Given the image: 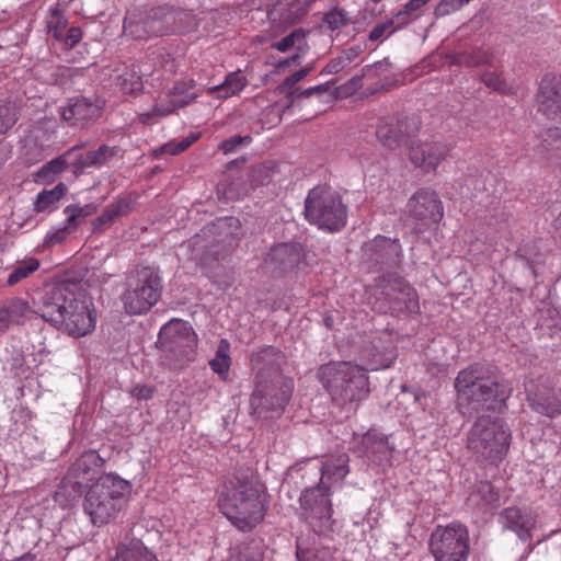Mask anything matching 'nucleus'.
<instances>
[{
  "label": "nucleus",
  "mask_w": 561,
  "mask_h": 561,
  "mask_svg": "<svg viewBox=\"0 0 561 561\" xmlns=\"http://www.w3.org/2000/svg\"><path fill=\"white\" fill-rule=\"evenodd\" d=\"M455 389L460 411L470 415L501 411L511 392L490 366L480 363L458 373Z\"/></svg>",
  "instance_id": "obj_1"
},
{
  "label": "nucleus",
  "mask_w": 561,
  "mask_h": 561,
  "mask_svg": "<svg viewBox=\"0 0 561 561\" xmlns=\"http://www.w3.org/2000/svg\"><path fill=\"white\" fill-rule=\"evenodd\" d=\"M218 505L239 530L250 531L263 520L262 491L251 469L237 470L224 484Z\"/></svg>",
  "instance_id": "obj_2"
},
{
  "label": "nucleus",
  "mask_w": 561,
  "mask_h": 561,
  "mask_svg": "<svg viewBox=\"0 0 561 561\" xmlns=\"http://www.w3.org/2000/svg\"><path fill=\"white\" fill-rule=\"evenodd\" d=\"M317 377L333 405L341 409L345 417L354 414L370 392L366 369L348 362L323 364L319 367Z\"/></svg>",
  "instance_id": "obj_3"
},
{
  "label": "nucleus",
  "mask_w": 561,
  "mask_h": 561,
  "mask_svg": "<svg viewBox=\"0 0 561 561\" xmlns=\"http://www.w3.org/2000/svg\"><path fill=\"white\" fill-rule=\"evenodd\" d=\"M512 433L503 419L481 415L467 435V448L477 462L497 465L507 454Z\"/></svg>",
  "instance_id": "obj_4"
},
{
  "label": "nucleus",
  "mask_w": 561,
  "mask_h": 561,
  "mask_svg": "<svg viewBox=\"0 0 561 561\" xmlns=\"http://www.w3.org/2000/svg\"><path fill=\"white\" fill-rule=\"evenodd\" d=\"M129 482L118 476H101L85 493L83 511L94 526L110 523L119 512L124 495L129 491Z\"/></svg>",
  "instance_id": "obj_5"
},
{
  "label": "nucleus",
  "mask_w": 561,
  "mask_h": 561,
  "mask_svg": "<svg viewBox=\"0 0 561 561\" xmlns=\"http://www.w3.org/2000/svg\"><path fill=\"white\" fill-rule=\"evenodd\" d=\"M304 214L308 222L329 232L340 231L347 221V207L341 195L325 185L308 192Z\"/></svg>",
  "instance_id": "obj_6"
},
{
  "label": "nucleus",
  "mask_w": 561,
  "mask_h": 561,
  "mask_svg": "<svg viewBox=\"0 0 561 561\" xmlns=\"http://www.w3.org/2000/svg\"><path fill=\"white\" fill-rule=\"evenodd\" d=\"M241 224L236 217L218 218L206 225L188 241V245L201 260H219L240 239Z\"/></svg>",
  "instance_id": "obj_7"
},
{
  "label": "nucleus",
  "mask_w": 561,
  "mask_h": 561,
  "mask_svg": "<svg viewBox=\"0 0 561 561\" xmlns=\"http://www.w3.org/2000/svg\"><path fill=\"white\" fill-rule=\"evenodd\" d=\"M162 280L159 271L152 266L137 267L129 278L128 288L122 296L124 308L129 314L149 311L160 299Z\"/></svg>",
  "instance_id": "obj_8"
},
{
  "label": "nucleus",
  "mask_w": 561,
  "mask_h": 561,
  "mask_svg": "<svg viewBox=\"0 0 561 561\" xmlns=\"http://www.w3.org/2000/svg\"><path fill=\"white\" fill-rule=\"evenodd\" d=\"M293 390V380L285 376L254 380V390L249 402L250 413L259 419L280 415L291 398Z\"/></svg>",
  "instance_id": "obj_9"
},
{
  "label": "nucleus",
  "mask_w": 561,
  "mask_h": 561,
  "mask_svg": "<svg viewBox=\"0 0 561 561\" xmlns=\"http://www.w3.org/2000/svg\"><path fill=\"white\" fill-rule=\"evenodd\" d=\"M430 549L435 561H467L469 554L468 529L450 524L432 533Z\"/></svg>",
  "instance_id": "obj_10"
},
{
  "label": "nucleus",
  "mask_w": 561,
  "mask_h": 561,
  "mask_svg": "<svg viewBox=\"0 0 561 561\" xmlns=\"http://www.w3.org/2000/svg\"><path fill=\"white\" fill-rule=\"evenodd\" d=\"M330 495L329 486L318 484L305 489L299 497L301 516L317 534L331 529L333 520Z\"/></svg>",
  "instance_id": "obj_11"
},
{
  "label": "nucleus",
  "mask_w": 561,
  "mask_h": 561,
  "mask_svg": "<svg viewBox=\"0 0 561 561\" xmlns=\"http://www.w3.org/2000/svg\"><path fill=\"white\" fill-rule=\"evenodd\" d=\"M146 16L152 36L186 33L197 25L195 15L191 11L170 5L152 8L146 13Z\"/></svg>",
  "instance_id": "obj_12"
},
{
  "label": "nucleus",
  "mask_w": 561,
  "mask_h": 561,
  "mask_svg": "<svg viewBox=\"0 0 561 561\" xmlns=\"http://www.w3.org/2000/svg\"><path fill=\"white\" fill-rule=\"evenodd\" d=\"M158 343L165 352L181 359L192 360L197 347V336L187 322L172 319L161 328Z\"/></svg>",
  "instance_id": "obj_13"
},
{
  "label": "nucleus",
  "mask_w": 561,
  "mask_h": 561,
  "mask_svg": "<svg viewBox=\"0 0 561 561\" xmlns=\"http://www.w3.org/2000/svg\"><path fill=\"white\" fill-rule=\"evenodd\" d=\"M421 127L420 118L415 115L398 114L379 118L376 126V137L389 150H396L408 144Z\"/></svg>",
  "instance_id": "obj_14"
},
{
  "label": "nucleus",
  "mask_w": 561,
  "mask_h": 561,
  "mask_svg": "<svg viewBox=\"0 0 561 561\" xmlns=\"http://www.w3.org/2000/svg\"><path fill=\"white\" fill-rule=\"evenodd\" d=\"M75 293L66 285H51L46 287L37 298L33 299L34 314L57 329L62 324L65 313Z\"/></svg>",
  "instance_id": "obj_15"
},
{
  "label": "nucleus",
  "mask_w": 561,
  "mask_h": 561,
  "mask_svg": "<svg viewBox=\"0 0 561 561\" xmlns=\"http://www.w3.org/2000/svg\"><path fill=\"white\" fill-rule=\"evenodd\" d=\"M380 286L381 295L387 302V311L396 316L413 314L420 311L416 291L404 278L388 275Z\"/></svg>",
  "instance_id": "obj_16"
},
{
  "label": "nucleus",
  "mask_w": 561,
  "mask_h": 561,
  "mask_svg": "<svg viewBox=\"0 0 561 561\" xmlns=\"http://www.w3.org/2000/svg\"><path fill=\"white\" fill-rule=\"evenodd\" d=\"M104 106L105 100L98 95H78L68 99L60 107V115L68 126L85 128L101 118Z\"/></svg>",
  "instance_id": "obj_17"
},
{
  "label": "nucleus",
  "mask_w": 561,
  "mask_h": 561,
  "mask_svg": "<svg viewBox=\"0 0 561 561\" xmlns=\"http://www.w3.org/2000/svg\"><path fill=\"white\" fill-rule=\"evenodd\" d=\"M194 88V80L175 82L173 87L167 91L165 98L154 104L152 111L139 115L140 123L145 125L152 124L154 117H164L179 108L187 106L197 98Z\"/></svg>",
  "instance_id": "obj_18"
},
{
  "label": "nucleus",
  "mask_w": 561,
  "mask_h": 561,
  "mask_svg": "<svg viewBox=\"0 0 561 561\" xmlns=\"http://www.w3.org/2000/svg\"><path fill=\"white\" fill-rule=\"evenodd\" d=\"M84 299L77 298L73 295V301L68 305L62 314V324L57 327L61 331L72 337H81L90 334L95 329L96 312L90 308Z\"/></svg>",
  "instance_id": "obj_19"
},
{
  "label": "nucleus",
  "mask_w": 561,
  "mask_h": 561,
  "mask_svg": "<svg viewBox=\"0 0 561 561\" xmlns=\"http://www.w3.org/2000/svg\"><path fill=\"white\" fill-rule=\"evenodd\" d=\"M407 208L409 215L424 227L439 222L444 215L438 195L428 188L416 191L409 199Z\"/></svg>",
  "instance_id": "obj_20"
},
{
  "label": "nucleus",
  "mask_w": 561,
  "mask_h": 561,
  "mask_svg": "<svg viewBox=\"0 0 561 561\" xmlns=\"http://www.w3.org/2000/svg\"><path fill=\"white\" fill-rule=\"evenodd\" d=\"M104 465V459L95 451L83 453L68 469L64 482L73 484L77 492L81 493L84 483L92 480Z\"/></svg>",
  "instance_id": "obj_21"
},
{
  "label": "nucleus",
  "mask_w": 561,
  "mask_h": 561,
  "mask_svg": "<svg viewBox=\"0 0 561 561\" xmlns=\"http://www.w3.org/2000/svg\"><path fill=\"white\" fill-rule=\"evenodd\" d=\"M285 363L284 353L274 346H263L251 354V365L255 370V379H276L284 376L282 365Z\"/></svg>",
  "instance_id": "obj_22"
},
{
  "label": "nucleus",
  "mask_w": 561,
  "mask_h": 561,
  "mask_svg": "<svg viewBox=\"0 0 561 561\" xmlns=\"http://www.w3.org/2000/svg\"><path fill=\"white\" fill-rule=\"evenodd\" d=\"M538 111L550 119H561V80L543 78L537 94Z\"/></svg>",
  "instance_id": "obj_23"
},
{
  "label": "nucleus",
  "mask_w": 561,
  "mask_h": 561,
  "mask_svg": "<svg viewBox=\"0 0 561 561\" xmlns=\"http://www.w3.org/2000/svg\"><path fill=\"white\" fill-rule=\"evenodd\" d=\"M447 153V146L437 141L421 142L410 147L411 162L425 172L434 171Z\"/></svg>",
  "instance_id": "obj_24"
},
{
  "label": "nucleus",
  "mask_w": 561,
  "mask_h": 561,
  "mask_svg": "<svg viewBox=\"0 0 561 561\" xmlns=\"http://www.w3.org/2000/svg\"><path fill=\"white\" fill-rule=\"evenodd\" d=\"M500 522L504 528L511 529L526 541L531 537V530L536 526V519L527 508L506 507L500 514Z\"/></svg>",
  "instance_id": "obj_25"
},
{
  "label": "nucleus",
  "mask_w": 561,
  "mask_h": 561,
  "mask_svg": "<svg viewBox=\"0 0 561 561\" xmlns=\"http://www.w3.org/2000/svg\"><path fill=\"white\" fill-rule=\"evenodd\" d=\"M304 257L300 243H279L271 249L266 263L279 272H287L296 267Z\"/></svg>",
  "instance_id": "obj_26"
},
{
  "label": "nucleus",
  "mask_w": 561,
  "mask_h": 561,
  "mask_svg": "<svg viewBox=\"0 0 561 561\" xmlns=\"http://www.w3.org/2000/svg\"><path fill=\"white\" fill-rule=\"evenodd\" d=\"M530 408L547 417L554 419L561 415V397L549 387H537L527 398Z\"/></svg>",
  "instance_id": "obj_27"
},
{
  "label": "nucleus",
  "mask_w": 561,
  "mask_h": 561,
  "mask_svg": "<svg viewBox=\"0 0 561 561\" xmlns=\"http://www.w3.org/2000/svg\"><path fill=\"white\" fill-rule=\"evenodd\" d=\"M34 314V308L22 298L13 297L0 305V332L12 324H22Z\"/></svg>",
  "instance_id": "obj_28"
},
{
  "label": "nucleus",
  "mask_w": 561,
  "mask_h": 561,
  "mask_svg": "<svg viewBox=\"0 0 561 561\" xmlns=\"http://www.w3.org/2000/svg\"><path fill=\"white\" fill-rule=\"evenodd\" d=\"M465 185L468 191H471L470 196L473 198L480 195H485L486 198L499 197L504 187V183L491 172L468 175Z\"/></svg>",
  "instance_id": "obj_29"
},
{
  "label": "nucleus",
  "mask_w": 561,
  "mask_h": 561,
  "mask_svg": "<svg viewBox=\"0 0 561 561\" xmlns=\"http://www.w3.org/2000/svg\"><path fill=\"white\" fill-rule=\"evenodd\" d=\"M119 148L117 146L110 147L107 145L100 146L96 150L87 151L84 153L76 152L71 161V168L75 173H81L84 169L92 167H101L108 162L110 159L117 156Z\"/></svg>",
  "instance_id": "obj_30"
},
{
  "label": "nucleus",
  "mask_w": 561,
  "mask_h": 561,
  "mask_svg": "<svg viewBox=\"0 0 561 561\" xmlns=\"http://www.w3.org/2000/svg\"><path fill=\"white\" fill-rule=\"evenodd\" d=\"M316 0H278L279 20L285 25L299 23Z\"/></svg>",
  "instance_id": "obj_31"
},
{
  "label": "nucleus",
  "mask_w": 561,
  "mask_h": 561,
  "mask_svg": "<svg viewBox=\"0 0 561 561\" xmlns=\"http://www.w3.org/2000/svg\"><path fill=\"white\" fill-rule=\"evenodd\" d=\"M348 456L344 453L329 457L322 465L319 484L328 486L327 481H342L348 473Z\"/></svg>",
  "instance_id": "obj_32"
},
{
  "label": "nucleus",
  "mask_w": 561,
  "mask_h": 561,
  "mask_svg": "<svg viewBox=\"0 0 561 561\" xmlns=\"http://www.w3.org/2000/svg\"><path fill=\"white\" fill-rule=\"evenodd\" d=\"M112 561H159L141 540L130 539L118 545L116 556Z\"/></svg>",
  "instance_id": "obj_33"
},
{
  "label": "nucleus",
  "mask_w": 561,
  "mask_h": 561,
  "mask_svg": "<svg viewBox=\"0 0 561 561\" xmlns=\"http://www.w3.org/2000/svg\"><path fill=\"white\" fill-rule=\"evenodd\" d=\"M82 147L75 146L68 149L65 153L54 158L49 162L45 163L36 173L38 180L43 182H49L55 179L56 175L64 172L69 165L71 167V161L77 151H79Z\"/></svg>",
  "instance_id": "obj_34"
},
{
  "label": "nucleus",
  "mask_w": 561,
  "mask_h": 561,
  "mask_svg": "<svg viewBox=\"0 0 561 561\" xmlns=\"http://www.w3.org/2000/svg\"><path fill=\"white\" fill-rule=\"evenodd\" d=\"M450 64L462 67L493 66V54L479 47H472L456 53Z\"/></svg>",
  "instance_id": "obj_35"
},
{
  "label": "nucleus",
  "mask_w": 561,
  "mask_h": 561,
  "mask_svg": "<svg viewBox=\"0 0 561 561\" xmlns=\"http://www.w3.org/2000/svg\"><path fill=\"white\" fill-rule=\"evenodd\" d=\"M130 211V202L118 199L108 205L103 213L93 220L94 230H103L110 226L116 218L126 216Z\"/></svg>",
  "instance_id": "obj_36"
},
{
  "label": "nucleus",
  "mask_w": 561,
  "mask_h": 561,
  "mask_svg": "<svg viewBox=\"0 0 561 561\" xmlns=\"http://www.w3.org/2000/svg\"><path fill=\"white\" fill-rule=\"evenodd\" d=\"M373 248L377 253V261L387 263L396 261L401 256V245L397 239L391 240L389 238L378 236L375 238Z\"/></svg>",
  "instance_id": "obj_37"
},
{
  "label": "nucleus",
  "mask_w": 561,
  "mask_h": 561,
  "mask_svg": "<svg viewBox=\"0 0 561 561\" xmlns=\"http://www.w3.org/2000/svg\"><path fill=\"white\" fill-rule=\"evenodd\" d=\"M245 84L247 80L240 71L230 72L221 84L210 88L208 92L217 93L220 99H227L242 91Z\"/></svg>",
  "instance_id": "obj_38"
},
{
  "label": "nucleus",
  "mask_w": 561,
  "mask_h": 561,
  "mask_svg": "<svg viewBox=\"0 0 561 561\" xmlns=\"http://www.w3.org/2000/svg\"><path fill=\"white\" fill-rule=\"evenodd\" d=\"M230 344L226 339L220 340L215 357L209 360L210 368L226 380L231 365L229 356Z\"/></svg>",
  "instance_id": "obj_39"
},
{
  "label": "nucleus",
  "mask_w": 561,
  "mask_h": 561,
  "mask_svg": "<svg viewBox=\"0 0 561 561\" xmlns=\"http://www.w3.org/2000/svg\"><path fill=\"white\" fill-rule=\"evenodd\" d=\"M117 84L121 90L126 94L137 95L144 89V83L141 80V75L136 68L133 66L131 68H126L118 77Z\"/></svg>",
  "instance_id": "obj_40"
},
{
  "label": "nucleus",
  "mask_w": 561,
  "mask_h": 561,
  "mask_svg": "<svg viewBox=\"0 0 561 561\" xmlns=\"http://www.w3.org/2000/svg\"><path fill=\"white\" fill-rule=\"evenodd\" d=\"M297 561H333V556L328 548L323 547H304L301 539H297L296 547Z\"/></svg>",
  "instance_id": "obj_41"
},
{
  "label": "nucleus",
  "mask_w": 561,
  "mask_h": 561,
  "mask_svg": "<svg viewBox=\"0 0 561 561\" xmlns=\"http://www.w3.org/2000/svg\"><path fill=\"white\" fill-rule=\"evenodd\" d=\"M41 266V263L35 257H28L21 262H18L13 271L9 274L7 279L8 286H14L27 278L31 274L36 272Z\"/></svg>",
  "instance_id": "obj_42"
},
{
  "label": "nucleus",
  "mask_w": 561,
  "mask_h": 561,
  "mask_svg": "<svg viewBox=\"0 0 561 561\" xmlns=\"http://www.w3.org/2000/svg\"><path fill=\"white\" fill-rule=\"evenodd\" d=\"M123 28L124 34L134 39H147L152 37V34L149 32V22L146 14L138 19L126 18Z\"/></svg>",
  "instance_id": "obj_43"
},
{
  "label": "nucleus",
  "mask_w": 561,
  "mask_h": 561,
  "mask_svg": "<svg viewBox=\"0 0 561 561\" xmlns=\"http://www.w3.org/2000/svg\"><path fill=\"white\" fill-rule=\"evenodd\" d=\"M469 500L474 502L480 500L485 505H495L500 501V494L491 482L480 481L474 484Z\"/></svg>",
  "instance_id": "obj_44"
},
{
  "label": "nucleus",
  "mask_w": 561,
  "mask_h": 561,
  "mask_svg": "<svg viewBox=\"0 0 561 561\" xmlns=\"http://www.w3.org/2000/svg\"><path fill=\"white\" fill-rule=\"evenodd\" d=\"M67 192V186L64 183H58L51 190L42 191L36 198L34 204V208L36 211L41 213L48 209L51 205L57 203Z\"/></svg>",
  "instance_id": "obj_45"
},
{
  "label": "nucleus",
  "mask_w": 561,
  "mask_h": 561,
  "mask_svg": "<svg viewBox=\"0 0 561 561\" xmlns=\"http://www.w3.org/2000/svg\"><path fill=\"white\" fill-rule=\"evenodd\" d=\"M20 117V110L15 102L0 101V136L10 130Z\"/></svg>",
  "instance_id": "obj_46"
},
{
  "label": "nucleus",
  "mask_w": 561,
  "mask_h": 561,
  "mask_svg": "<svg viewBox=\"0 0 561 561\" xmlns=\"http://www.w3.org/2000/svg\"><path fill=\"white\" fill-rule=\"evenodd\" d=\"M542 148L547 151H556V156L561 158V128H548L542 141ZM554 227L561 231V214L554 220Z\"/></svg>",
  "instance_id": "obj_47"
},
{
  "label": "nucleus",
  "mask_w": 561,
  "mask_h": 561,
  "mask_svg": "<svg viewBox=\"0 0 561 561\" xmlns=\"http://www.w3.org/2000/svg\"><path fill=\"white\" fill-rule=\"evenodd\" d=\"M431 0H410L396 14L397 28H402L417 16V11L426 5Z\"/></svg>",
  "instance_id": "obj_48"
},
{
  "label": "nucleus",
  "mask_w": 561,
  "mask_h": 561,
  "mask_svg": "<svg viewBox=\"0 0 561 561\" xmlns=\"http://www.w3.org/2000/svg\"><path fill=\"white\" fill-rule=\"evenodd\" d=\"M98 210V206L93 203L87 204L84 206L79 205H69L65 208V213L68 215L66 222L73 228L78 225L79 218H85L95 214Z\"/></svg>",
  "instance_id": "obj_49"
},
{
  "label": "nucleus",
  "mask_w": 561,
  "mask_h": 561,
  "mask_svg": "<svg viewBox=\"0 0 561 561\" xmlns=\"http://www.w3.org/2000/svg\"><path fill=\"white\" fill-rule=\"evenodd\" d=\"M363 445L370 453H385L389 449L388 437L375 431H369L364 435Z\"/></svg>",
  "instance_id": "obj_50"
},
{
  "label": "nucleus",
  "mask_w": 561,
  "mask_h": 561,
  "mask_svg": "<svg viewBox=\"0 0 561 561\" xmlns=\"http://www.w3.org/2000/svg\"><path fill=\"white\" fill-rule=\"evenodd\" d=\"M307 33L308 32L305 31L304 28H296L290 34H288L287 36L282 38L280 41L274 42L271 45V48L282 51V53L287 51L290 48H293L296 44L302 45L304 42H307L306 41Z\"/></svg>",
  "instance_id": "obj_51"
},
{
  "label": "nucleus",
  "mask_w": 561,
  "mask_h": 561,
  "mask_svg": "<svg viewBox=\"0 0 561 561\" xmlns=\"http://www.w3.org/2000/svg\"><path fill=\"white\" fill-rule=\"evenodd\" d=\"M322 22L332 31L339 30L347 24L348 18L344 10L335 8L325 13Z\"/></svg>",
  "instance_id": "obj_52"
},
{
  "label": "nucleus",
  "mask_w": 561,
  "mask_h": 561,
  "mask_svg": "<svg viewBox=\"0 0 561 561\" xmlns=\"http://www.w3.org/2000/svg\"><path fill=\"white\" fill-rule=\"evenodd\" d=\"M314 69V65H309L300 70L294 72L293 75L288 76L279 85L278 90L282 93H286L290 90H293L294 85L301 81L305 77H307L312 70Z\"/></svg>",
  "instance_id": "obj_53"
},
{
  "label": "nucleus",
  "mask_w": 561,
  "mask_h": 561,
  "mask_svg": "<svg viewBox=\"0 0 561 561\" xmlns=\"http://www.w3.org/2000/svg\"><path fill=\"white\" fill-rule=\"evenodd\" d=\"M334 83V80H331L325 83L318 84L316 87H310L308 89L296 88L288 92H286L287 98H310L313 94H321L328 92L330 90V85Z\"/></svg>",
  "instance_id": "obj_54"
},
{
  "label": "nucleus",
  "mask_w": 561,
  "mask_h": 561,
  "mask_svg": "<svg viewBox=\"0 0 561 561\" xmlns=\"http://www.w3.org/2000/svg\"><path fill=\"white\" fill-rule=\"evenodd\" d=\"M387 65H388L387 59H385V60H381V61H376L373 65L365 66L363 68L362 75L354 76L353 78H351L348 80V82L346 83V85L351 90H357V89L362 88V80H363L364 77L369 76L371 71L377 70V69H381L383 66H387Z\"/></svg>",
  "instance_id": "obj_55"
},
{
  "label": "nucleus",
  "mask_w": 561,
  "mask_h": 561,
  "mask_svg": "<svg viewBox=\"0 0 561 561\" xmlns=\"http://www.w3.org/2000/svg\"><path fill=\"white\" fill-rule=\"evenodd\" d=\"M469 3L468 0H442L435 8L436 16H446Z\"/></svg>",
  "instance_id": "obj_56"
},
{
  "label": "nucleus",
  "mask_w": 561,
  "mask_h": 561,
  "mask_svg": "<svg viewBox=\"0 0 561 561\" xmlns=\"http://www.w3.org/2000/svg\"><path fill=\"white\" fill-rule=\"evenodd\" d=\"M252 138L250 136H239L234 135L230 138L225 139L220 142L219 149L224 151V153L228 154L233 152L239 146L250 144Z\"/></svg>",
  "instance_id": "obj_57"
},
{
  "label": "nucleus",
  "mask_w": 561,
  "mask_h": 561,
  "mask_svg": "<svg viewBox=\"0 0 561 561\" xmlns=\"http://www.w3.org/2000/svg\"><path fill=\"white\" fill-rule=\"evenodd\" d=\"M197 139L196 136L192 135L190 138L183 139L179 142H169L161 147V151L176 156L183 151H185L195 140Z\"/></svg>",
  "instance_id": "obj_58"
},
{
  "label": "nucleus",
  "mask_w": 561,
  "mask_h": 561,
  "mask_svg": "<svg viewBox=\"0 0 561 561\" xmlns=\"http://www.w3.org/2000/svg\"><path fill=\"white\" fill-rule=\"evenodd\" d=\"M481 81L494 91L504 92L507 89V83L494 72H484L481 76Z\"/></svg>",
  "instance_id": "obj_59"
},
{
  "label": "nucleus",
  "mask_w": 561,
  "mask_h": 561,
  "mask_svg": "<svg viewBox=\"0 0 561 561\" xmlns=\"http://www.w3.org/2000/svg\"><path fill=\"white\" fill-rule=\"evenodd\" d=\"M394 24H397L396 18L376 25L369 33V41H378L386 32L391 34L394 30H398L397 25L394 26Z\"/></svg>",
  "instance_id": "obj_60"
},
{
  "label": "nucleus",
  "mask_w": 561,
  "mask_h": 561,
  "mask_svg": "<svg viewBox=\"0 0 561 561\" xmlns=\"http://www.w3.org/2000/svg\"><path fill=\"white\" fill-rule=\"evenodd\" d=\"M66 20L62 19L57 12L53 14L51 21L48 23L49 32L53 37L57 41H61L64 38V30L66 27Z\"/></svg>",
  "instance_id": "obj_61"
},
{
  "label": "nucleus",
  "mask_w": 561,
  "mask_h": 561,
  "mask_svg": "<svg viewBox=\"0 0 561 561\" xmlns=\"http://www.w3.org/2000/svg\"><path fill=\"white\" fill-rule=\"evenodd\" d=\"M296 49H297V53L295 55H293L284 60H280L278 62L279 68L289 67L293 64H295V65L300 64V59H301L302 55H305L306 51L308 50L307 42H304L302 45L298 44L296 46Z\"/></svg>",
  "instance_id": "obj_62"
},
{
  "label": "nucleus",
  "mask_w": 561,
  "mask_h": 561,
  "mask_svg": "<svg viewBox=\"0 0 561 561\" xmlns=\"http://www.w3.org/2000/svg\"><path fill=\"white\" fill-rule=\"evenodd\" d=\"M73 229L75 228L72 226L67 224L64 228H60L53 233H48L45 239V243L49 245L61 243Z\"/></svg>",
  "instance_id": "obj_63"
},
{
  "label": "nucleus",
  "mask_w": 561,
  "mask_h": 561,
  "mask_svg": "<svg viewBox=\"0 0 561 561\" xmlns=\"http://www.w3.org/2000/svg\"><path fill=\"white\" fill-rule=\"evenodd\" d=\"M345 60H347V58H343L342 55L337 56L336 58H333L322 69L321 73H328V75L339 73L341 70H343L347 66Z\"/></svg>",
  "instance_id": "obj_64"
}]
</instances>
